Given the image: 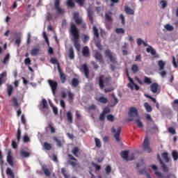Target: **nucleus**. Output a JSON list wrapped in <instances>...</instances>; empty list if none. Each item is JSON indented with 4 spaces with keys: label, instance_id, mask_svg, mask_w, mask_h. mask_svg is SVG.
<instances>
[{
    "label": "nucleus",
    "instance_id": "obj_44",
    "mask_svg": "<svg viewBox=\"0 0 178 178\" xmlns=\"http://www.w3.org/2000/svg\"><path fill=\"white\" fill-rule=\"evenodd\" d=\"M22 138V130H20V127H18L17 133V141H20V138Z\"/></svg>",
    "mask_w": 178,
    "mask_h": 178
},
{
    "label": "nucleus",
    "instance_id": "obj_51",
    "mask_svg": "<svg viewBox=\"0 0 178 178\" xmlns=\"http://www.w3.org/2000/svg\"><path fill=\"white\" fill-rule=\"evenodd\" d=\"M42 108L44 109L48 108V102H47V99H42Z\"/></svg>",
    "mask_w": 178,
    "mask_h": 178
},
{
    "label": "nucleus",
    "instance_id": "obj_5",
    "mask_svg": "<svg viewBox=\"0 0 178 178\" xmlns=\"http://www.w3.org/2000/svg\"><path fill=\"white\" fill-rule=\"evenodd\" d=\"M54 8L58 15H65V10L60 7V0L54 1Z\"/></svg>",
    "mask_w": 178,
    "mask_h": 178
},
{
    "label": "nucleus",
    "instance_id": "obj_52",
    "mask_svg": "<svg viewBox=\"0 0 178 178\" xmlns=\"http://www.w3.org/2000/svg\"><path fill=\"white\" fill-rule=\"evenodd\" d=\"M160 3L163 8V9H165L168 6V1L166 0H162L160 1Z\"/></svg>",
    "mask_w": 178,
    "mask_h": 178
},
{
    "label": "nucleus",
    "instance_id": "obj_20",
    "mask_svg": "<svg viewBox=\"0 0 178 178\" xmlns=\"http://www.w3.org/2000/svg\"><path fill=\"white\" fill-rule=\"evenodd\" d=\"M42 170L46 176H48V177L51 176V172L48 169V167L47 166V165H42Z\"/></svg>",
    "mask_w": 178,
    "mask_h": 178
},
{
    "label": "nucleus",
    "instance_id": "obj_37",
    "mask_svg": "<svg viewBox=\"0 0 178 178\" xmlns=\"http://www.w3.org/2000/svg\"><path fill=\"white\" fill-rule=\"evenodd\" d=\"M124 10L127 15H134V10L129 6L125 7Z\"/></svg>",
    "mask_w": 178,
    "mask_h": 178
},
{
    "label": "nucleus",
    "instance_id": "obj_32",
    "mask_svg": "<svg viewBox=\"0 0 178 178\" xmlns=\"http://www.w3.org/2000/svg\"><path fill=\"white\" fill-rule=\"evenodd\" d=\"M20 154L21 156H23V158H29V156L31 155L30 152L26 150H21Z\"/></svg>",
    "mask_w": 178,
    "mask_h": 178
},
{
    "label": "nucleus",
    "instance_id": "obj_42",
    "mask_svg": "<svg viewBox=\"0 0 178 178\" xmlns=\"http://www.w3.org/2000/svg\"><path fill=\"white\" fill-rule=\"evenodd\" d=\"M61 173L64 176L65 178L70 177V175H68L66 173V168H61Z\"/></svg>",
    "mask_w": 178,
    "mask_h": 178
},
{
    "label": "nucleus",
    "instance_id": "obj_31",
    "mask_svg": "<svg viewBox=\"0 0 178 178\" xmlns=\"http://www.w3.org/2000/svg\"><path fill=\"white\" fill-rule=\"evenodd\" d=\"M145 109L147 112H152V107L148 104V102L144 103Z\"/></svg>",
    "mask_w": 178,
    "mask_h": 178
},
{
    "label": "nucleus",
    "instance_id": "obj_63",
    "mask_svg": "<svg viewBox=\"0 0 178 178\" xmlns=\"http://www.w3.org/2000/svg\"><path fill=\"white\" fill-rule=\"evenodd\" d=\"M24 63L25 65H31V59L30 58H26L24 59Z\"/></svg>",
    "mask_w": 178,
    "mask_h": 178
},
{
    "label": "nucleus",
    "instance_id": "obj_17",
    "mask_svg": "<svg viewBox=\"0 0 178 178\" xmlns=\"http://www.w3.org/2000/svg\"><path fill=\"white\" fill-rule=\"evenodd\" d=\"M133 116H138V110L136 107H131L129 108V117L133 118Z\"/></svg>",
    "mask_w": 178,
    "mask_h": 178
},
{
    "label": "nucleus",
    "instance_id": "obj_34",
    "mask_svg": "<svg viewBox=\"0 0 178 178\" xmlns=\"http://www.w3.org/2000/svg\"><path fill=\"white\" fill-rule=\"evenodd\" d=\"M40 54V49H32L31 50V55L32 56H37V55Z\"/></svg>",
    "mask_w": 178,
    "mask_h": 178
},
{
    "label": "nucleus",
    "instance_id": "obj_53",
    "mask_svg": "<svg viewBox=\"0 0 178 178\" xmlns=\"http://www.w3.org/2000/svg\"><path fill=\"white\" fill-rule=\"evenodd\" d=\"M165 29H166L168 30V31H173L174 28L173 26L168 24L165 26Z\"/></svg>",
    "mask_w": 178,
    "mask_h": 178
},
{
    "label": "nucleus",
    "instance_id": "obj_1",
    "mask_svg": "<svg viewBox=\"0 0 178 178\" xmlns=\"http://www.w3.org/2000/svg\"><path fill=\"white\" fill-rule=\"evenodd\" d=\"M70 33L72 35L71 41H72L74 48L76 49L77 52H80V49L81 48L80 42H79L80 40V31L73 22L70 24Z\"/></svg>",
    "mask_w": 178,
    "mask_h": 178
},
{
    "label": "nucleus",
    "instance_id": "obj_14",
    "mask_svg": "<svg viewBox=\"0 0 178 178\" xmlns=\"http://www.w3.org/2000/svg\"><path fill=\"white\" fill-rule=\"evenodd\" d=\"M58 71L60 74V79L61 83L63 84H65V83H66V80H67L66 74L65 73H63L62 69L60 68V67H58Z\"/></svg>",
    "mask_w": 178,
    "mask_h": 178
},
{
    "label": "nucleus",
    "instance_id": "obj_57",
    "mask_svg": "<svg viewBox=\"0 0 178 178\" xmlns=\"http://www.w3.org/2000/svg\"><path fill=\"white\" fill-rule=\"evenodd\" d=\"M74 2H76V3H79V6H83L86 0H74Z\"/></svg>",
    "mask_w": 178,
    "mask_h": 178
},
{
    "label": "nucleus",
    "instance_id": "obj_3",
    "mask_svg": "<svg viewBox=\"0 0 178 178\" xmlns=\"http://www.w3.org/2000/svg\"><path fill=\"white\" fill-rule=\"evenodd\" d=\"M111 133H115L114 134V138H115V141H117V143H120L122 127H118L117 129V131H116V129H115V127H113L111 129Z\"/></svg>",
    "mask_w": 178,
    "mask_h": 178
},
{
    "label": "nucleus",
    "instance_id": "obj_7",
    "mask_svg": "<svg viewBox=\"0 0 178 178\" xmlns=\"http://www.w3.org/2000/svg\"><path fill=\"white\" fill-rule=\"evenodd\" d=\"M154 173L159 178H176V176L172 173L163 175L162 172L158 171H156Z\"/></svg>",
    "mask_w": 178,
    "mask_h": 178
},
{
    "label": "nucleus",
    "instance_id": "obj_18",
    "mask_svg": "<svg viewBox=\"0 0 178 178\" xmlns=\"http://www.w3.org/2000/svg\"><path fill=\"white\" fill-rule=\"evenodd\" d=\"M82 69L83 70L85 77H86V79H89L90 70H88V67L87 66V64L82 65Z\"/></svg>",
    "mask_w": 178,
    "mask_h": 178
},
{
    "label": "nucleus",
    "instance_id": "obj_11",
    "mask_svg": "<svg viewBox=\"0 0 178 178\" xmlns=\"http://www.w3.org/2000/svg\"><path fill=\"white\" fill-rule=\"evenodd\" d=\"M157 159H158L160 165H161L163 172H165V173L169 172V168H168L166 164H165V163H163V161H162V159H161V156L159 154L157 155Z\"/></svg>",
    "mask_w": 178,
    "mask_h": 178
},
{
    "label": "nucleus",
    "instance_id": "obj_33",
    "mask_svg": "<svg viewBox=\"0 0 178 178\" xmlns=\"http://www.w3.org/2000/svg\"><path fill=\"white\" fill-rule=\"evenodd\" d=\"M165 62H163V60H160L158 61V65L159 67V70H163V69H165Z\"/></svg>",
    "mask_w": 178,
    "mask_h": 178
},
{
    "label": "nucleus",
    "instance_id": "obj_59",
    "mask_svg": "<svg viewBox=\"0 0 178 178\" xmlns=\"http://www.w3.org/2000/svg\"><path fill=\"white\" fill-rule=\"evenodd\" d=\"M54 141H56L57 145L59 147V148H60V147H62V142H60V140H59L56 137L54 138Z\"/></svg>",
    "mask_w": 178,
    "mask_h": 178
},
{
    "label": "nucleus",
    "instance_id": "obj_60",
    "mask_svg": "<svg viewBox=\"0 0 178 178\" xmlns=\"http://www.w3.org/2000/svg\"><path fill=\"white\" fill-rule=\"evenodd\" d=\"M10 58V55L9 54H6V56L3 58V63L6 65V62L9 60Z\"/></svg>",
    "mask_w": 178,
    "mask_h": 178
},
{
    "label": "nucleus",
    "instance_id": "obj_29",
    "mask_svg": "<svg viewBox=\"0 0 178 178\" xmlns=\"http://www.w3.org/2000/svg\"><path fill=\"white\" fill-rule=\"evenodd\" d=\"M98 102H100V104H108V98L102 96L97 99Z\"/></svg>",
    "mask_w": 178,
    "mask_h": 178
},
{
    "label": "nucleus",
    "instance_id": "obj_16",
    "mask_svg": "<svg viewBox=\"0 0 178 178\" xmlns=\"http://www.w3.org/2000/svg\"><path fill=\"white\" fill-rule=\"evenodd\" d=\"M88 13V17L89 18V20L91 23V24H94V11L88 8L87 10Z\"/></svg>",
    "mask_w": 178,
    "mask_h": 178
},
{
    "label": "nucleus",
    "instance_id": "obj_39",
    "mask_svg": "<svg viewBox=\"0 0 178 178\" xmlns=\"http://www.w3.org/2000/svg\"><path fill=\"white\" fill-rule=\"evenodd\" d=\"M7 92L8 97H10L12 95V92H13V86H8V87L7 88Z\"/></svg>",
    "mask_w": 178,
    "mask_h": 178
},
{
    "label": "nucleus",
    "instance_id": "obj_15",
    "mask_svg": "<svg viewBox=\"0 0 178 178\" xmlns=\"http://www.w3.org/2000/svg\"><path fill=\"white\" fill-rule=\"evenodd\" d=\"M94 58L96 60L99 62L100 63H104V57L102 56V54L99 53V51H96Z\"/></svg>",
    "mask_w": 178,
    "mask_h": 178
},
{
    "label": "nucleus",
    "instance_id": "obj_21",
    "mask_svg": "<svg viewBox=\"0 0 178 178\" xmlns=\"http://www.w3.org/2000/svg\"><path fill=\"white\" fill-rule=\"evenodd\" d=\"M82 55L83 56L87 57V56L90 55V49L88 46H85L82 49Z\"/></svg>",
    "mask_w": 178,
    "mask_h": 178
},
{
    "label": "nucleus",
    "instance_id": "obj_26",
    "mask_svg": "<svg viewBox=\"0 0 178 178\" xmlns=\"http://www.w3.org/2000/svg\"><path fill=\"white\" fill-rule=\"evenodd\" d=\"M80 152V149L77 147H73L72 150V153L73 154V155H74V156H76V158H79V152Z\"/></svg>",
    "mask_w": 178,
    "mask_h": 178
},
{
    "label": "nucleus",
    "instance_id": "obj_55",
    "mask_svg": "<svg viewBox=\"0 0 178 178\" xmlns=\"http://www.w3.org/2000/svg\"><path fill=\"white\" fill-rule=\"evenodd\" d=\"M106 118L108 122H113L115 120V117H113V115L111 114L108 115Z\"/></svg>",
    "mask_w": 178,
    "mask_h": 178
},
{
    "label": "nucleus",
    "instance_id": "obj_46",
    "mask_svg": "<svg viewBox=\"0 0 178 178\" xmlns=\"http://www.w3.org/2000/svg\"><path fill=\"white\" fill-rule=\"evenodd\" d=\"M95 143L96 147L97 148H101V147H102L101 140L99 139H98V138H95Z\"/></svg>",
    "mask_w": 178,
    "mask_h": 178
},
{
    "label": "nucleus",
    "instance_id": "obj_9",
    "mask_svg": "<svg viewBox=\"0 0 178 178\" xmlns=\"http://www.w3.org/2000/svg\"><path fill=\"white\" fill-rule=\"evenodd\" d=\"M7 162L11 168L15 166V164L13 163V156H12V150L10 149H8L7 152Z\"/></svg>",
    "mask_w": 178,
    "mask_h": 178
},
{
    "label": "nucleus",
    "instance_id": "obj_40",
    "mask_svg": "<svg viewBox=\"0 0 178 178\" xmlns=\"http://www.w3.org/2000/svg\"><path fill=\"white\" fill-rule=\"evenodd\" d=\"M44 147L47 149V151H51V149H52V145L46 142L44 143Z\"/></svg>",
    "mask_w": 178,
    "mask_h": 178
},
{
    "label": "nucleus",
    "instance_id": "obj_8",
    "mask_svg": "<svg viewBox=\"0 0 178 178\" xmlns=\"http://www.w3.org/2000/svg\"><path fill=\"white\" fill-rule=\"evenodd\" d=\"M104 55L109 58L110 62L112 63H116V58L113 57V55L112 54V52L109 49H106L104 51Z\"/></svg>",
    "mask_w": 178,
    "mask_h": 178
},
{
    "label": "nucleus",
    "instance_id": "obj_12",
    "mask_svg": "<svg viewBox=\"0 0 178 178\" xmlns=\"http://www.w3.org/2000/svg\"><path fill=\"white\" fill-rule=\"evenodd\" d=\"M73 19L77 26H80V24H83V19L80 18V14H79V13H74Z\"/></svg>",
    "mask_w": 178,
    "mask_h": 178
},
{
    "label": "nucleus",
    "instance_id": "obj_43",
    "mask_svg": "<svg viewBox=\"0 0 178 178\" xmlns=\"http://www.w3.org/2000/svg\"><path fill=\"white\" fill-rule=\"evenodd\" d=\"M135 122L138 124V127H139V129H143V127H144V124H143V122L140 120V119L136 120Z\"/></svg>",
    "mask_w": 178,
    "mask_h": 178
},
{
    "label": "nucleus",
    "instance_id": "obj_6",
    "mask_svg": "<svg viewBox=\"0 0 178 178\" xmlns=\"http://www.w3.org/2000/svg\"><path fill=\"white\" fill-rule=\"evenodd\" d=\"M143 149H145V151H147L149 154L152 152V149L149 147V138H148V136H145L143 141Z\"/></svg>",
    "mask_w": 178,
    "mask_h": 178
},
{
    "label": "nucleus",
    "instance_id": "obj_13",
    "mask_svg": "<svg viewBox=\"0 0 178 178\" xmlns=\"http://www.w3.org/2000/svg\"><path fill=\"white\" fill-rule=\"evenodd\" d=\"M159 85L157 83H153L150 86V90L153 94H159L160 90H159Z\"/></svg>",
    "mask_w": 178,
    "mask_h": 178
},
{
    "label": "nucleus",
    "instance_id": "obj_25",
    "mask_svg": "<svg viewBox=\"0 0 178 178\" xmlns=\"http://www.w3.org/2000/svg\"><path fill=\"white\" fill-rule=\"evenodd\" d=\"M71 84L72 87H77L80 84V81H79L77 78H73L71 81Z\"/></svg>",
    "mask_w": 178,
    "mask_h": 178
},
{
    "label": "nucleus",
    "instance_id": "obj_35",
    "mask_svg": "<svg viewBox=\"0 0 178 178\" xmlns=\"http://www.w3.org/2000/svg\"><path fill=\"white\" fill-rule=\"evenodd\" d=\"M66 5L68 8H74L76 6V3L73 2V0H67Z\"/></svg>",
    "mask_w": 178,
    "mask_h": 178
},
{
    "label": "nucleus",
    "instance_id": "obj_24",
    "mask_svg": "<svg viewBox=\"0 0 178 178\" xmlns=\"http://www.w3.org/2000/svg\"><path fill=\"white\" fill-rule=\"evenodd\" d=\"M128 80L129 81V83H128L127 87H129V88H131V90H134V87L133 86L134 84H136L134 83V80L131 77H129Z\"/></svg>",
    "mask_w": 178,
    "mask_h": 178
},
{
    "label": "nucleus",
    "instance_id": "obj_48",
    "mask_svg": "<svg viewBox=\"0 0 178 178\" xmlns=\"http://www.w3.org/2000/svg\"><path fill=\"white\" fill-rule=\"evenodd\" d=\"M131 70L133 73H137V72H138V66L137 65V64H134L132 65Z\"/></svg>",
    "mask_w": 178,
    "mask_h": 178
},
{
    "label": "nucleus",
    "instance_id": "obj_10",
    "mask_svg": "<svg viewBox=\"0 0 178 178\" xmlns=\"http://www.w3.org/2000/svg\"><path fill=\"white\" fill-rule=\"evenodd\" d=\"M121 156L125 161H134V154H132L131 157H129V152L123 151L121 152Z\"/></svg>",
    "mask_w": 178,
    "mask_h": 178
},
{
    "label": "nucleus",
    "instance_id": "obj_41",
    "mask_svg": "<svg viewBox=\"0 0 178 178\" xmlns=\"http://www.w3.org/2000/svg\"><path fill=\"white\" fill-rule=\"evenodd\" d=\"M95 46L99 51H102V45L101 44V40H95Z\"/></svg>",
    "mask_w": 178,
    "mask_h": 178
},
{
    "label": "nucleus",
    "instance_id": "obj_30",
    "mask_svg": "<svg viewBox=\"0 0 178 178\" xmlns=\"http://www.w3.org/2000/svg\"><path fill=\"white\" fill-rule=\"evenodd\" d=\"M6 175L11 178H15V174L13 173V171L10 168H8L6 169Z\"/></svg>",
    "mask_w": 178,
    "mask_h": 178
},
{
    "label": "nucleus",
    "instance_id": "obj_27",
    "mask_svg": "<svg viewBox=\"0 0 178 178\" xmlns=\"http://www.w3.org/2000/svg\"><path fill=\"white\" fill-rule=\"evenodd\" d=\"M67 119L69 123H73V115L72 114L71 111L67 112Z\"/></svg>",
    "mask_w": 178,
    "mask_h": 178
},
{
    "label": "nucleus",
    "instance_id": "obj_49",
    "mask_svg": "<svg viewBox=\"0 0 178 178\" xmlns=\"http://www.w3.org/2000/svg\"><path fill=\"white\" fill-rule=\"evenodd\" d=\"M172 158L174 159V161H177L178 159V153L177 151H172Z\"/></svg>",
    "mask_w": 178,
    "mask_h": 178
},
{
    "label": "nucleus",
    "instance_id": "obj_54",
    "mask_svg": "<svg viewBox=\"0 0 178 178\" xmlns=\"http://www.w3.org/2000/svg\"><path fill=\"white\" fill-rule=\"evenodd\" d=\"M88 40H90V37L87 35H84L83 38L82 39L83 44H87V42H88Z\"/></svg>",
    "mask_w": 178,
    "mask_h": 178
},
{
    "label": "nucleus",
    "instance_id": "obj_36",
    "mask_svg": "<svg viewBox=\"0 0 178 178\" xmlns=\"http://www.w3.org/2000/svg\"><path fill=\"white\" fill-rule=\"evenodd\" d=\"M161 156L167 163H169V154H168V152H163L161 154Z\"/></svg>",
    "mask_w": 178,
    "mask_h": 178
},
{
    "label": "nucleus",
    "instance_id": "obj_61",
    "mask_svg": "<svg viewBox=\"0 0 178 178\" xmlns=\"http://www.w3.org/2000/svg\"><path fill=\"white\" fill-rule=\"evenodd\" d=\"M13 104L15 107L19 106V102H17V99L15 97L13 98Z\"/></svg>",
    "mask_w": 178,
    "mask_h": 178
},
{
    "label": "nucleus",
    "instance_id": "obj_28",
    "mask_svg": "<svg viewBox=\"0 0 178 178\" xmlns=\"http://www.w3.org/2000/svg\"><path fill=\"white\" fill-rule=\"evenodd\" d=\"M69 58L70 59H74V49L72 47L69 49Z\"/></svg>",
    "mask_w": 178,
    "mask_h": 178
},
{
    "label": "nucleus",
    "instance_id": "obj_47",
    "mask_svg": "<svg viewBox=\"0 0 178 178\" xmlns=\"http://www.w3.org/2000/svg\"><path fill=\"white\" fill-rule=\"evenodd\" d=\"M48 127H49V129H50V131L52 134H54L56 132V129H55V127H54L52 126V124H51V123L48 124Z\"/></svg>",
    "mask_w": 178,
    "mask_h": 178
},
{
    "label": "nucleus",
    "instance_id": "obj_38",
    "mask_svg": "<svg viewBox=\"0 0 178 178\" xmlns=\"http://www.w3.org/2000/svg\"><path fill=\"white\" fill-rule=\"evenodd\" d=\"M92 30L94 35L96 37V38H99V33L98 32V29H97V26H93Z\"/></svg>",
    "mask_w": 178,
    "mask_h": 178
},
{
    "label": "nucleus",
    "instance_id": "obj_22",
    "mask_svg": "<svg viewBox=\"0 0 178 178\" xmlns=\"http://www.w3.org/2000/svg\"><path fill=\"white\" fill-rule=\"evenodd\" d=\"M50 62L53 65H57V69H58V70H59V67H60V64L59 63V62L58 61V59H56V58H51L50 59Z\"/></svg>",
    "mask_w": 178,
    "mask_h": 178
},
{
    "label": "nucleus",
    "instance_id": "obj_50",
    "mask_svg": "<svg viewBox=\"0 0 178 178\" xmlns=\"http://www.w3.org/2000/svg\"><path fill=\"white\" fill-rule=\"evenodd\" d=\"M115 33L117 34H124V30L123 29V28H117L115 29Z\"/></svg>",
    "mask_w": 178,
    "mask_h": 178
},
{
    "label": "nucleus",
    "instance_id": "obj_23",
    "mask_svg": "<svg viewBox=\"0 0 178 178\" xmlns=\"http://www.w3.org/2000/svg\"><path fill=\"white\" fill-rule=\"evenodd\" d=\"M146 52L151 54L152 56L156 55V51H155V49H154L151 46H149V47L146 49Z\"/></svg>",
    "mask_w": 178,
    "mask_h": 178
},
{
    "label": "nucleus",
    "instance_id": "obj_56",
    "mask_svg": "<svg viewBox=\"0 0 178 178\" xmlns=\"http://www.w3.org/2000/svg\"><path fill=\"white\" fill-rule=\"evenodd\" d=\"M168 131L170 134H172V136L176 134V129L172 127H168Z\"/></svg>",
    "mask_w": 178,
    "mask_h": 178
},
{
    "label": "nucleus",
    "instance_id": "obj_62",
    "mask_svg": "<svg viewBox=\"0 0 178 178\" xmlns=\"http://www.w3.org/2000/svg\"><path fill=\"white\" fill-rule=\"evenodd\" d=\"M43 38H44L45 42H47V45H49V40L48 39V35L45 32H43Z\"/></svg>",
    "mask_w": 178,
    "mask_h": 178
},
{
    "label": "nucleus",
    "instance_id": "obj_45",
    "mask_svg": "<svg viewBox=\"0 0 178 178\" xmlns=\"http://www.w3.org/2000/svg\"><path fill=\"white\" fill-rule=\"evenodd\" d=\"M144 83L145 84H152V81L151 80V78L148 77V76H145L144 79Z\"/></svg>",
    "mask_w": 178,
    "mask_h": 178
},
{
    "label": "nucleus",
    "instance_id": "obj_19",
    "mask_svg": "<svg viewBox=\"0 0 178 178\" xmlns=\"http://www.w3.org/2000/svg\"><path fill=\"white\" fill-rule=\"evenodd\" d=\"M112 15H113V13H112V12H111V11H108V13H106V14H105L106 20L107 22H109L110 23H112V22L113 21Z\"/></svg>",
    "mask_w": 178,
    "mask_h": 178
},
{
    "label": "nucleus",
    "instance_id": "obj_2",
    "mask_svg": "<svg viewBox=\"0 0 178 178\" xmlns=\"http://www.w3.org/2000/svg\"><path fill=\"white\" fill-rule=\"evenodd\" d=\"M110 80H111V77L106 76V78H104V75H102V74L100 75L99 77V88L102 90L104 88V87H105V86L104 85V83L106 86H108Z\"/></svg>",
    "mask_w": 178,
    "mask_h": 178
},
{
    "label": "nucleus",
    "instance_id": "obj_4",
    "mask_svg": "<svg viewBox=\"0 0 178 178\" xmlns=\"http://www.w3.org/2000/svg\"><path fill=\"white\" fill-rule=\"evenodd\" d=\"M47 83L50 86L53 95H55L56 94V90H58V82L49 79Z\"/></svg>",
    "mask_w": 178,
    "mask_h": 178
},
{
    "label": "nucleus",
    "instance_id": "obj_58",
    "mask_svg": "<svg viewBox=\"0 0 178 178\" xmlns=\"http://www.w3.org/2000/svg\"><path fill=\"white\" fill-rule=\"evenodd\" d=\"M111 172H112V167H111V165H106V175H110Z\"/></svg>",
    "mask_w": 178,
    "mask_h": 178
},
{
    "label": "nucleus",
    "instance_id": "obj_64",
    "mask_svg": "<svg viewBox=\"0 0 178 178\" xmlns=\"http://www.w3.org/2000/svg\"><path fill=\"white\" fill-rule=\"evenodd\" d=\"M172 105L173 108H176L177 106H178V99H175Z\"/></svg>",
    "mask_w": 178,
    "mask_h": 178
}]
</instances>
